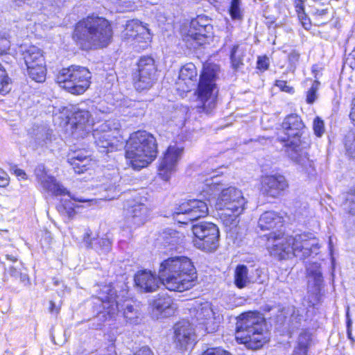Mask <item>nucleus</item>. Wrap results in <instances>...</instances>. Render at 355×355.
I'll return each instance as SVG.
<instances>
[{
    "label": "nucleus",
    "mask_w": 355,
    "mask_h": 355,
    "mask_svg": "<svg viewBox=\"0 0 355 355\" xmlns=\"http://www.w3.org/2000/svg\"><path fill=\"white\" fill-rule=\"evenodd\" d=\"M346 318H347V336L349 339L352 340V321L349 316V307H347V309Z\"/></svg>",
    "instance_id": "obj_57"
},
{
    "label": "nucleus",
    "mask_w": 355,
    "mask_h": 355,
    "mask_svg": "<svg viewBox=\"0 0 355 355\" xmlns=\"http://www.w3.org/2000/svg\"><path fill=\"white\" fill-rule=\"evenodd\" d=\"M214 178L215 176H211L210 178H206L205 180H200L202 182H205V184L208 187H215L218 183L214 181Z\"/></svg>",
    "instance_id": "obj_59"
},
{
    "label": "nucleus",
    "mask_w": 355,
    "mask_h": 355,
    "mask_svg": "<svg viewBox=\"0 0 355 355\" xmlns=\"http://www.w3.org/2000/svg\"><path fill=\"white\" fill-rule=\"evenodd\" d=\"M10 78L6 69L0 74V94L8 93L10 90Z\"/></svg>",
    "instance_id": "obj_45"
},
{
    "label": "nucleus",
    "mask_w": 355,
    "mask_h": 355,
    "mask_svg": "<svg viewBox=\"0 0 355 355\" xmlns=\"http://www.w3.org/2000/svg\"><path fill=\"white\" fill-rule=\"evenodd\" d=\"M318 25L325 24L327 21V9L313 8L311 11Z\"/></svg>",
    "instance_id": "obj_47"
},
{
    "label": "nucleus",
    "mask_w": 355,
    "mask_h": 355,
    "mask_svg": "<svg viewBox=\"0 0 355 355\" xmlns=\"http://www.w3.org/2000/svg\"><path fill=\"white\" fill-rule=\"evenodd\" d=\"M349 116L354 124L355 125V98L353 100V107L352 108Z\"/></svg>",
    "instance_id": "obj_64"
},
{
    "label": "nucleus",
    "mask_w": 355,
    "mask_h": 355,
    "mask_svg": "<svg viewBox=\"0 0 355 355\" xmlns=\"http://www.w3.org/2000/svg\"><path fill=\"white\" fill-rule=\"evenodd\" d=\"M295 10L297 14L299 20L300 21L302 26L306 29L309 30L311 28V23L305 13L304 7L303 5V0H295Z\"/></svg>",
    "instance_id": "obj_36"
},
{
    "label": "nucleus",
    "mask_w": 355,
    "mask_h": 355,
    "mask_svg": "<svg viewBox=\"0 0 355 355\" xmlns=\"http://www.w3.org/2000/svg\"><path fill=\"white\" fill-rule=\"evenodd\" d=\"M96 298L101 302L103 310L97 314V318L104 321L114 318L119 312V302L116 291L113 285H99L94 286Z\"/></svg>",
    "instance_id": "obj_10"
},
{
    "label": "nucleus",
    "mask_w": 355,
    "mask_h": 355,
    "mask_svg": "<svg viewBox=\"0 0 355 355\" xmlns=\"http://www.w3.org/2000/svg\"><path fill=\"white\" fill-rule=\"evenodd\" d=\"M156 81V73L139 72L134 78V85L137 90L150 89Z\"/></svg>",
    "instance_id": "obj_30"
},
{
    "label": "nucleus",
    "mask_w": 355,
    "mask_h": 355,
    "mask_svg": "<svg viewBox=\"0 0 355 355\" xmlns=\"http://www.w3.org/2000/svg\"><path fill=\"white\" fill-rule=\"evenodd\" d=\"M89 21L83 19L79 21L75 28L73 35V40L80 46L83 49L87 48L89 39Z\"/></svg>",
    "instance_id": "obj_28"
},
{
    "label": "nucleus",
    "mask_w": 355,
    "mask_h": 355,
    "mask_svg": "<svg viewBox=\"0 0 355 355\" xmlns=\"http://www.w3.org/2000/svg\"><path fill=\"white\" fill-rule=\"evenodd\" d=\"M137 67L139 72L156 73L157 71L155 61L150 56L141 57L137 63Z\"/></svg>",
    "instance_id": "obj_35"
},
{
    "label": "nucleus",
    "mask_w": 355,
    "mask_h": 355,
    "mask_svg": "<svg viewBox=\"0 0 355 355\" xmlns=\"http://www.w3.org/2000/svg\"><path fill=\"white\" fill-rule=\"evenodd\" d=\"M265 327V320L260 313H243L236 327V338L248 349H259L268 341Z\"/></svg>",
    "instance_id": "obj_5"
},
{
    "label": "nucleus",
    "mask_w": 355,
    "mask_h": 355,
    "mask_svg": "<svg viewBox=\"0 0 355 355\" xmlns=\"http://www.w3.org/2000/svg\"><path fill=\"white\" fill-rule=\"evenodd\" d=\"M122 40L128 43H144L146 44L150 40L149 29L137 19L128 21L124 30L121 33ZM146 45H141L144 47Z\"/></svg>",
    "instance_id": "obj_15"
},
{
    "label": "nucleus",
    "mask_w": 355,
    "mask_h": 355,
    "mask_svg": "<svg viewBox=\"0 0 355 355\" xmlns=\"http://www.w3.org/2000/svg\"><path fill=\"white\" fill-rule=\"evenodd\" d=\"M51 132L48 130H44V133L42 135L41 137H37V139H38L39 144L41 146H43L44 144H46L48 141H51Z\"/></svg>",
    "instance_id": "obj_54"
},
{
    "label": "nucleus",
    "mask_w": 355,
    "mask_h": 355,
    "mask_svg": "<svg viewBox=\"0 0 355 355\" xmlns=\"http://www.w3.org/2000/svg\"><path fill=\"white\" fill-rule=\"evenodd\" d=\"M253 282L248 276V268L245 265H238L234 270V284L239 288H243Z\"/></svg>",
    "instance_id": "obj_32"
},
{
    "label": "nucleus",
    "mask_w": 355,
    "mask_h": 355,
    "mask_svg": "<svg viewBox=\"0 0 355 355\" xmlns=\"http://www.w3.org/2000/svg\"><path fill=\"white\" fill-rule=\"evenodd\" d=\"M269 60L267 57H259L257 60V67L259 69L266 70L268 68Z\"/></svg>",
    "instance_id": "obj_56"
},
{
    "label": "nucleus",
    "mask_w": 355,
    "mask_h": 355,
    "mask_svg": "<svg viewBox=\"0 0 355 355\" xmlns=\"http://www.w3.org/2000/svg\"><path fill=\"white\" fill-rule=\"evenodd\" d=\"M193 312L198 324L203 326L207 333H213L217 330L218 326L215 322L214 311L209 302L200 304L193 309Z\"/></svg>",
    "instance_id": "obj_20"
},
{
    "label": "nucleus",
    "mask_w": 355,
    "mask_h": 355,
    "mask_svg": "<svg viewBox=\"0 0 355 355\" xmlns=\"http://www.w3.org/2000/svg\"><path fill=\"white\" fill-rule=\"evenodd\" d=\"M113 31L110 22L103 17L90 15V49H102L111 42Z\"/></svg>",
    "instance_id": "obj_12"
},
{
    "label": "nucleus",
    "mask_w": 355,
    "mask_h": 355,
    "mask_svg": "<svg viewBox=\"0 0 355 355\" xmlns=\"http://www.w3.org/2000/svg\"><path fill=\"white\" fill-rule=\"evenodd\" d=\"M174 341L178 347L187 349L196 342V334L192 324L187 320L176 323L174 326Z\"/></svg>",
    "instance_id": "obj_18"
},
{
    "label": "nucleus",
    "mask_w": 355,
    "mask_h": 355,
    "mask_svg": "<svg viewBox=\"0 0 355 355\" xmlns=\"http://www.w3.org/2000/svg\"><path fill=\"white\" fill-rule=\"evenodd\" d=\"M8 273L10 275V276L18 279L21 272H19L15 267L10 266L8 269Z\"/></svg>",
    "instance_id": "obj_60"
},
{
    "label": "nucleus",
    "mask_w": 355,
    "mask_h": 355,
    "mask_svg": "<svg viewBox=\"0 0 355 355\" xmlns=\"http://www.w3.org/2000/svg\"><path fill=\"white\" fill-rule=\"evenodd\" d=\"M125 223L130 228H136L144 225L148 215L146 205L135 200H128L124 205Z\"/></svg>",
    "instance_id": "obj_17"
},
{
    "label": "nucleus",
    "mask_w": 355,
    "mask_h": 355,
    "mask_svg": "<svg viewBox=\"0 0 355 355\" xmlns=\"http://www.w3.org/2000/svg\"><path fill=\"white\" fill-rule=\"evenodd\" d=\"M266 247L271 256L281 260L294 256L305 259L312 254H317L320 248L315 238L307 234L295 236H284L280 232H272L267 236Z\"/></svg>",
    "instance_id": "obj_2"
},
{
    "label": "nucleus",
    "mask_w": 355,
    "mask_h": 355,
    "mask_svg": "<svg viewBox=\"0 0 355 355\" xmlns=\"http://www.w3.org/2000/svg\"><path fill=\"white\" fill-rule=\"evenodd\" d=\"M283 218L275 211H266L259 218V226L261 230H270L282 225Z\"/></svg>",
    "instance_id": "obj_29"
},
{
    "label": "nucleus",
    "mask_w": 355,
    "mask_h": 355,
    "mask_svg": "<svg viewBox=\"0 0 355 355\" xmlns=\"http://www.w3.org/2000/svg\"><path fill=\"white\" fill-rule=\"evenodd\" d=\"M311 340V336L307 333H302L298 338V346L303 353L306 352Z\"/></svg>",
    "instance_id": "obj_49"
},
{
    "label": "nucleus",
    "mask_w": 355,
    "mask_h": 355,
    "mask_svg": "<svg viewBox=\"0 0 355 355\" xmlns=\"http://www.w3.org/2000/svg\"><path fill=\"white\" fill-rule=\"evenodd\" d=\"M321 286H312L309 287L308 284L307 295L304 300L307 302L309 306L314 307L320 302Z\"/></svg>",
    "instance_id": "obj_34"
},
{
    "label": "nucleus",
    "mask_w": 355,
    "mask_h": 355,
    "mask_svg": "<svg viewBox=\"0 0 355 355\" xmlns=\"http://www.w3.org/2000/svg\"><path fill=\"white\" fill-rule=\"evenodd\" d=\"M123 317L126 323L137 325L142 320L141 306L139 303L126 300L124 303Z\"/></svg>",
    "instance_id": "obj_24"
},
{
    "label": "nucleus",
    "mask_w": 355,
    "mask_h": 355,
    "mask_svg": "<svg viewBox=\"0 0 355 355\" xmlns=\"http://www.w3.org/2000/svg\"><path fill=\"white\" fill-rule=\"evenodd\" d=\"M10 46L9 35L6 32H0V55L7 53Z\"/></svg>",
    "instance_id": "obj_46"
},
{
    "label": "nucleus",
    "mask_w": 355,
    "mask_h": 355,
    "mask_svg": "<svg viewBox=\"0 0 355 355\" xmlns=\"http://www.w3.org/2000/svg\"><path fill=\"white\" fill-rule=\"evenodd\" d=\"M134 355H154L148 347H143L139 349Z\"/></svg>",
    "instance_id": "obj_58"
},
{
    "label": "nucleus",
    "mask_w": 355,
    "mask_h": 355,
    "mask_svg": "<svg viewBox=\"0 0 355 355\" xmlns=\"http://www.w3.org/2000/svg\"><path fill=\"white\" fill-rule=\"evenodd\" d=\"M246 203L241 190L229 187L221 191L215 207L220 211V218L226 226H236L239 223L237 218L245 210Z\"/></svg>",
    "instance_id": "obj_6"
},
{
    "label": "nucleus",
    "mask_w": 355,
    "mask_h": 355,
    "mask_svg": "<svg viewBox=\"0 0 355 355\" xmlns=\"http://www.w3.org/2000/svg\"><path fill=\"white\" fill-rule=\"evenodd\" d=\"M275 85L278 87L282 91L287 93H293L294 89L292 87L287 85V83L284 80H277Z\"/></svg>",
    "instance_id": "obj_53"
},
{
    "label": "nucleus",
    "mask_w": 355,
    "mask_h": 355,
    "mask_svg": "<svg viewBox=\"0 0 355 355\" xmlns=\"http://www.w3.org/2000/svg\"><path fill=\"white\" fill-rule=\"evenodd\" d=\"M78 207L74 205L71 200H64L62 205L58 206V211L64 215L71 218L74 216L76 211L75 209Z\"/></svg>",
    "instance_id": "obj_41"
},
{
    "label": "nucleus",
    "mask_w": 355,
    "mask_h": 355,
    "mask_svg": "<svg viewBox=\"0 0 355 355\" xmlns=\"http://www.w3.org/2000/svg\"><path fill=\"white\" fill-rule=\"evenodd\" d=\"M320 83L318 80H314L311 87L306 92V101L309 104H313L318 98V91Z\"/></svg>",
    "instance_id": "obj_42"
},
{
    "label": "nucleus",
    "mask_w": 355,
    "mask_h": 355,
    "mask_svg": "<svg viewBox=\"0 0 355 355\" xmlns=\"http://www.w3.org/2000/svg\"><path fill=\"white\" fill-rule=\"evenodd\" d=\"M94 245V243L90 241V245ZM94 245H99V248L103 253H105L111 249V241L107 237L97 239Z\"/></svg>",
    "instance_id": "obj_48"
},
{
    "label": "nucleus",
    "mask_w": 355,
    "mask_h": 355,
    "mask_svg": "<svg viewBox=\"0 0 355 355\" xmlns=\"http://www.w3.org/2000/svg\"><path fill=\"white\" fill-rule=\"evenodd\" d=\"M202 355H231V354L220 348H209Z\"/></svg>",
    "instance_id": "obj_52"
},
{
    "label": "nucleus",
    "mask_w": 355,
    "mask_h": 355,
    "mask_svg": "<svg viewBox=\"0 0 355 355\" xmlns=\"http://www.w3.org/2000/svg\"><path fill=\"white\" fill-rule=\"evenodd\" d=\"M344 146L346 154L355 158V132H349L344 138Z\"/></svg>",
    "instance_id": "obj_39"
},
{
    "label": "nucleus",
    "mask_w": 355,
    "mask_h": 355,
    "mask_svg": "<svg viewBox=\"0 0 355 355\" xmlns=\"http://www.w3.org/2000/svg\"><path fill=\"white\" fill-rule=\"evenodd\" d=\"M14 173L17 176L21 177L22 179H26V174L22 169L16 168Z\"/></svg>",
    "instance_id": "obj_62"
},
{
    "label": "nucleus",
    "mask_w": 355,
    "mask_h": 355,
    "mask_svg": "<svg viewBox=\"0 0 355 355\" xmlns=\"http://www.w3.org/2000/svg\"><path fill=\"white\" fill-rule=\"evenodd\" d=\"M182 234L174 230H167L163 232V239L165 244L174 245L180 243L182 240Z\"/></svg>",
    "instance_id": "obj_38"
},
{
    "label": "nucleus",
    "mask_w": 355,
    "mask_h": 355,
    "mask_svg": "<svg viewBox=\"0 0 355 355\" xmlns=\"http://www.w3.org/2000/svg\"><path fill=\"white\" fill-rule=\"evenodd\" d=\"M10 178L7 173L0 168V187H6L9 184Z\"/></svg>",
    "instance_id": "obj_55"
},
{
    "label": "nucleus",
    "mask_w": 355,
    "mask_h": 355,
    "mask_svg": "<svg viewBox=\"0 0 355 355\" xmlns=\"http://www.w3.org/2000/svg\"><path fill=\"white\" fill-rule=\"evenodd\" d=\"M44 170V166H40L35 171L36 175L43 189L56 196L66 194V189L60 184L53 177L43 173Z\"/></svg>",
    "instance_id": "obj_23"
},
{
    "label": "nucleus",
    "mask_w": 355,
    "mask_h": 355,
    "mask_svg": "<svg viewBox=\"0 0 355 355\" xmlns=\"http://www.w3.org/2000/svg\"><path fill=\"white\" fill-rule=\"evenodd\" d=\"M74 119L76 120L74 124L76 128H84L86 123L89 121V112L81 111L76 112L74 114Z\"/></svg>",
    "instance_id": "obj_44"
},
{
    "label": "nucleus",
    "mask_w": 355,
    "mask_h": 355,
    "mask_svg": "<svg viewBox=\"0 0 355 355\" xmlns=\"http://www.w3.org/2000/svg\"><path fill=\"white\" fill-rule=\"evenodd\" d=\"M125 157L131 166L140 170L148 166L157 157L155 138L146 131L132 133L127 141Z\"/></svg>",
    "instance_id": "obj_4"
},
{
    "label": "nucleus",
    "mask_w": 355,
    "mask_h": 355,
    "mask_svg": "<svg viewBox=\"0 0 355 355\" xmlns=\"http://www.w3.org/2000/svg\"><path fill=\"white\" fill-rule=\"evenodd\" d=\"M211 29L209 19L204 15H198L191 21L187 37L196 40L198 44H202Z\"/></svg>",
    "instance_id": "obj_21"
},
{
    "label": "nucleus",
    "mask_w": 355,
    "mask_h": 355,
    "mask_svg": "<svg viewBox=\"0 0 355 355\" xmlns=\"http://www.w3.org/2000/svg\"><path fill=\"white\" fill-rule=\"evenodd\" d=\"M209 208L205 201L191 199L181 203L175 209L176 220L181 223L187 224L208 215Z\"/></svg>",
    "instance_id": "obj_13"
},
{
    "label": "nucleus",
    "mask_w": 355,
    "mask_h": 355,
    "mask_svg": "<svg viewBox=\"0 0 355 355\" xmlns=\"http://www.w3.org/2000/svg\"><path fill=\"white\" fill-rule=\"evenodd\" d=\"M343 209L352 215H355V189L350 190L344 197Z\"/></svg>",
    "instance_id": "obj_37"
},
{
    "label": "nucleus",
    "mask_w": 355,
    "mask_h": 355,
    "mask_svg": "<svg viewBox=\"0 0 355 355\" xmlns=\"http://www.w3.org/2000/svg\"><path fill=\"white\" fill-rule=\"evenodd\" d=\"M60 308L56 306L55 303L52 301L50 302V307L49 311L51 313L58 314L59 312Z\"/></svg>",
    "instance_id": "obj_61"
},
{
    "label": "nucleus",
    "mask_w": 355,
    "mask_h": 355,
    "mask_svg": "<svg viewBox=\"0 0 355 355\" xmlns=\"http://www.w3.org/2000/svg\"><path fill=\"white\" fill-rule=\"evenodd\" d=\"M29 77L37 83L46 80V67L42 50L35 46L27 47L22 53Z\"/></svg>",
    "instance_id": "obj_11"
},
{
    "label": "nucleus",
    "mask_w": 355,
    "mask_h": 355,
    "mask_svg": "<svg viewBox=\"0 0 355 355\" xmlns=\"http://www.w3.org/2000/svg\"><path fill=\"white\" fill-rule=\"evenodd\" d=\"M114 125L109 121L102 123L95 128L93 125L94 144L100 148L107 149V153L116 148L119 141L117 138L119 130L117 127H112Z\"/></svg>",
    "instance_id": "obj_14"
},
{
    "label": "nucleus",
    "mask_w": 355,
    "mask_h": 355,
    "mask_svg": "<svg viewBox=\"0 0 355 355\" xmlns=\"http://www.w3.org/2000/svg\"><path fill=\"white\" fill-rule=\"evenodd\" d=\"M291 311L290 322L291 326L293 328H298L304 319L303 314L300 309L294 306L291 308Z\"/></svg>",
    "instance_id": "obj_43"
},
{
    "label": "nucleus",
    "mask_w": 355,
    "mask_h": 355,
    "mask_svg": "<svg viewBox=\"0 0 355 355\" xmlns=\"http://www.w3.org/2000/svg\"><path fill=\"white\" fill-rule=\"evenodd\" d=\"M197 279L196 268L187 257L175 256L164 260L159 265L158 276L150 270L138 271L134 277L141 292L153 293L159 284L171 291L183 292L191 288Z\"/></svg>",
    "instance_id": "obj_1"
},
{
    "label": "nucleus",
    "mask_w": 355,
    "mask_h": 355,
    "mask_svg": "<svg viewBox=\"0 0 355 355\" xmlns=\"http://www.w3.org/2000/svg\"><path fill=\"white\" fill-rule=\"evenodd\" d=\"M152 314L157 319L170 317L175 314L177 305L169 296L162 295L151 304Z\"/></svg>",
    "instance_id": "obj_22"
},
{
    "label": "nucleus",
    "mask_w": 355,
    "mask_h": 355,
    "mask_svg": "<svg viewBox=\"0 0 355 355\" xmlns=\"http://www.w3.org/2000/svg\"><path fill=\"white\" fill-rule=\"evenodd\" d=\"M193 245L204 252H215L219 246L220 232L216 225L200 222L192 225Z\"/></svg>",
    "instance_id": "obj_8"
},
{
    "label": "nucleus",
    "mask_w": 355,
    "mask_h": 355,
    "mask_svg": "<svg viewBox=\"0 0 355 355\" xmlns=\"http://www.w3.org/2000/svg\"><path fill=\"white\" fill-rule=\"evenodd\" d=\"M218 90L215 84V74L205 69L200 75L197 89L199 112L209 113L215 107Z\"/></svg>",
    "instance_id": "obj_9"
},
{
    "label": "nucleus",
    "mask_w": 355,
    "mask_h": 355,
    "mask_svg": "<svg viewBox=\"0 0 355 355\" xmlns=\"http://www.w3.org/2000/svg\"><path fill=\"white\" fill-rule=\"evenodd\" d=\"M68 162L73 167L75 173H83L88 170L89 156L85 150L74 152L68 157Z\"/></svg>",
    "instance_id": "obj_25"
},
{
    "label": "nucleus",
    "mask_w": 355,
    "mask_h": 355,
    "mask_svg": "<svg viewBox=\"0 0 355 355\" xmlns=\"http://www.w3.org/2000/svg\"><path fill=\"white\" fill-rule=\"evenodd\" d=\"M197 75L196 67L193 63H187L181 68L179 80L184 81L186 88L183 89L184 90H190L191 86L193 85L192 82L196 79Z\"/></svg>",
    "instance_id": "obj_31"
},
{
    "label": "nucleus",
    "mask_w": 355,
    "mask_h": 355,
    "mask_svg": "<svg viewBox=\"0 0 355 355\" xmlns=\"http://www.w3.org/2000/svg\"><path fill=\"white\" fill-rule=\"evenodd\" d=\"M348 60H351L350 64L352 67H355V47L354 49L352 51V52L349 55V58Z\"/></svg>",
    "instance_id": "obj_63"
},
{
    "label": "nucleus",
    "mask_w": 355,
    "mask_h": 355,
    "mask_svg": "<svg viewBox=\"0 0 355 355\" xmlns=\"http://www.w3.org/2000/svg\"><path fill=\"white\" fill-rule=\"evenodd\" d=\"M241 0H231L229 13L233 20H241L243 19Z\"/></svg>",
    "instance_id": "obj_40"
},
{
    "label": "nucleus",
    "mask_w": 355,
    "mask_h": 355,
    "mask_svg": "<svg viewBox=\"0 0 355 355\" xmlns=\"http://www.w3.org/2000/svg\"><path fill=\"white\" fill-rule=\"evenodd\" d=\"M313 131L315 135L320 137L324 132V125L323 121L319 117H316L313 121Z\"/></svg>",
    "instance_id": "obj_50"
},
{
    "label": "nucleus",
    "mask_w": 355,
    "mask_h": 355,
    "mask_svg": "<svg viewBox=\"0 0 355 355\" xmlns=\"http://www.w3.org/2000/svg\"><path fill=\"white\" fill-rule=\"evenodd\" d=\"M288 187L286 178L281 175H267L262 178L261 191L263 195L275 198Z\"/></svg>",
    "instance_id": "obj_19"
},
{
    "label": "nucleus",
    "mask_w": 355,
    "mask_h": 355,
    "mask_svg": "<svg viewBox=\"0 0 355 355\" xmlns=\"http://www.w3.org/2000/svg\"><path fill=\"white\" fill-rule=\"evenodd\" d=\"M89 70L79 66L62 69L57 76L56 81L60 87L69 92L80 95L89 88Z\"/></svg>",
    "instance_id": "obj_7"
},
{
    "label": "nucleus",
    "mask_w": 355,
    "mask_h": 355,
    "mask_svg": "<svg viewBox=\"0 0 355 355\" xmlns=\"http://www.w3.org/2000/svg\"><path fill=\"white\" fill-rule=\"evenodd\" d=\"M300 53L296 51H291L288 55V61L290 63V68L291 70L295 71L296 64L300 59Z\"/></svg>",
    "instance_id": "obj_51"
},
{
    "label": "nucleus",
    "mask_w": 355,
    "mask_h": 355,
    "mask_svg": "<svg viewBox=\"0 0 355 355\" xmlns=\"http://www.w3.org/2000/svg\"><path fill=\"white\" fill-rule=\"evenodd\" d=\"M121 105L131 110L129 112V114L133 116H139L144 114L147 105L144 101H136L131 99H123L121 102Z\"/></svg>",
    "instance_id": "obj_33"
},
{
    "label": "nucleus",
    "mask_w": 355,
    "mask_h": 355,
    "mask_svg": "<svg viewBox=\"0 0 355 355\" xmlns=\"http://www.w3.org/2000/svg\"><path fill=\"white\" fill-rule=\"evenodd\" d=\"M182 152L183 147L175 145L168 146L158 167V175L163 180L168 181L176 171Z\"/></svg>",
    "instance_id": "obj_16"
},
{
    "label": "nucleus",
    "mask_w": 355,
    "mask_h": 355,
    "mask_svg": "<svg viewBox=\"0 0 355 355\" xmlns=\"http://www.w3.org/2000/svg\"><path fill=\"white\" fill-rule=\"evenodd\" d=\"M306 277L309 287L312 286H322L323 284V276L320 263L318 262H310L306 265Z\"/></svg>",
    "instance_id": "obj_27"
},
{
    "label": "nucleus",
    "mask_w": 355,
    "mask_h": 355,
    "mask_svg": "<svg viewBox=\"0 0 355 355\" xmlns=\"http://www.w3.org/2000/svg\"><path fill=\"white\" fill-rule=\"evenodd\" d=\"M282 132L278 134L277 140L284 144L287 156L293 162L304 165L307 154L301 147L302 137L305 131V125L301 117L296 114L288 115L284 119Z\"/></svg>",
    "instance_id": "obj_3"
},
{
    "label": "nucleus",
    "mask_w": 355,
    "mask_h": 355,
    "mask_svg": "<svg viewBox=\"0 0 355 355\" xmlns=\"http://www.w3.org/2000/svg\"><path fill=\"white\" fill-rule=\"evenodd\" d=\"M246 55V48L243 44H235L230 50V59L231 67L235 71H240L244 66V58Z\"/></svg>",
    "instance_id": "obj_26"
}]
</instances>
